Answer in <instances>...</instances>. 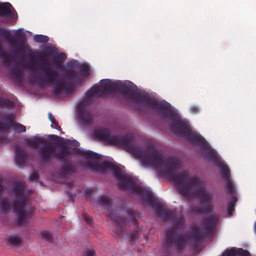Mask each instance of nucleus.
I'll list each match as a JSON object with an SVG mask.
<instances>
[{"instance_id": "7ed1b4c3", "label": "nucleus", "mask_w": 256, "mask_h": 256, "mask_svg": "<svg viewBox=\"0 0 256 256\" xmlns=\"http://www.w3.org/2000/svg\"><path fill=\"white\" fill-rule=\"evenodd\" d=\"M160 114L161 117L168 118L169 129L172 133L180 137L188 138L190 142L205 150L208 158L218 168L220 164L226 165L218 160L216 153L208 148L206 140L199 134L190 130L189 122L182 119L178 113Z\"/></svg>"}, {"instance_id": "f704fd0d", "label": "nucleus", "mask_w": 256, "mask_h": 256, "mask_svg": "<svg viewBox=\"0 0 256 256\" xmlns=\"http://www.w3.org/2000/svg\"><path fill=\"white\" fill-rule=\"evenodd\" d=\"M5 190V186L3 183V178H0V196H1V195L4 192Z\"/></svg>"}, {"instance_id": "c03bdc74", "label": "nucleus", "mask_w": 256, "mask_h": 256, "mask_svg": "<svg viewBox=\"0 0 256 256\" xmlns=\"http://www.w3.org/2000/svg\"><path fill=\"white\" fill-rule=\"evenodd\" d=\"M237 200H238L237 198L234 196H232L231 201L230 202H232V204L234 205L235 203L237 202Z\"/></svg>"}, {"instance_id": "37998d69", "label": "nucleus", "mask_w": 256, "mask_h": 256, "mask_svg": "<svg viewBox=\"0 0 256 256\" xmlns=\"http://www.w3.org/2000/svg\"><path fill=\"white\" fill-rule=\"evenodd\" d=\"M12 148H14V162H16V144H13Z\"/></svg>"}, {"instance_id": "0eeeda50", "label": "nucleus", "mask_w": 256, "mask_h": 256, "mask_svg": "<svg viewBox=\"0 0 256 256\" xmlns=\"http://www.w3.org/2000/svg\"><path fill=\"white\" fill-rule=\"evenodd\" d=\"M68 154V151L65 146H62L56 152L54 146L49 143L44 144L38 150V157L44 164L48 163L53 158L60 159L64 162Z\"/></svg>"}, {"instance_id": "9d476101", "label": "nucleus", "mask_w": 256, "mask_h": 256, "mask_svg": "<svg viewBox=\"0 0 256 256\" xmlns=\"http://www.w3.org/2000/svg\"><path fill=\"white\" fill-rule=\"evenodd\" d=\"M117 86L116 84L109 79L102 80L99 85L91 88L88 91V94L90 96H106L114 94L117 90Z\"/></svg>"}, {"instance_id": "4468645a", "label": "nucleus", "mask_w": 256, "mask_h": 256, "mask_svg": "<svg viewBox=\"0 0 256 256\" xmlns=\"http://www.w3.org/2000/svg\"><path fill=\"white\" fill-rule=\"evenodd\" d=\"M4 114H8V116H3L0 120V133L7 134L12 128L16 130V121L14 120L16 113Z\"/></svg>"}, {"instance_id": "dca6fc26", "label": "nucleus", "mask_w": 256, "mask_h": 256, "mask_svg": "<svg viewBox=\"0 0 256 256\" xmlns=\"http://www.w3.org/2000/svg\"><path fill=\"white\" fill-rule=\"evenodd\" d=\"M98 113H77L76 118L84 126H90L98 121Z\"/></svg>"}, {"instance_id": "8fccbe9b", "label": "nucleus", "mask_w": 256, "mask_h": 256, "mask_svg": "<svg viewBox=\"0 0 256 256\" xmlns=\"http://www.w3.org/2000/svg\"><path fill=\"white\" fill-rule=\"evenodd\" d=\"M16 106H17V111L18 110V105L17 104L16 105Z\"/></svg>"}, {"instance_id": "4be33fe9", "label": "nucleus", "mask_w": 256, "mask_h": 256, "mask_svg": "<svg viewBox=\"0 0 256 256\" xmlns=\"http://www.w3.org/2000/svg\"><path fill=\"white\" fill-rule=\"evenodd\" d=\"M76 172L74 168L70 162H67L62 166L60 169V174H61L72 175Z\"/></svg>"}, {"instance_id": "de8ad7c7", "label": "nucleus", "mask_w": 256, "mask_h": 256, "mask_svg": "<svg viewBox=\"0 0 256 256\" xmlns=\"http://www.w3.org/2000/svg\"><path fill=\"white\" fill-rule=\"evenodd\" d=\"M138 236V234L137 232H134L133 236L132 238V240L136 239Z\"/></svg>"}, {"instance_id": "6ab92c4d", "label": "nucleus", "mask_w": 256, "mask_h": 256, "mask_svg": "<svg viewBox=\"0 0 256 256\" xmlns=\"http://www.w3.org/2000/svg\"><path fill=\"white\" fill-rule=\"evenodd\" d=\"M224 256H234L236 254L239 256H250V254L246 250L239 248L237 250L235 248H231L230 250H226L224 252Z\"/></svg>"}, {"instance_id": "6e6552de", "label": "nucleus", "mask_w": 256, "mask_h": 256, "mask_svg": "<svg viewBox=\"0 0 256 256\" xmlns=\"http://www.w3.org/2000/svg\"><path fill=\"white\" fill-rule=\"evenodd\" d=\"M124 210L120 208L116 210L110 214V218L118 222L121 229L126 224L128 220L129 222L135 226L137 223L136 215L134 211L128 208L125 204L121 206Z\"/></svg>"}, {"instance_id": "393cba45", "label": "nucleus", "mask_w": 256, "mask_h": 256, "mask_svg": "<svg viewBox=\"0 0 256 256\" xmlns=\"http://www.w3.org/2000/svg\"><path fill=\"white\" fill-rule=\"evenodd\" d=\"M34 42L38 43H46L48 42L49 38L46 36L36 34L34 36Z\"/></svg>"}, {"instance_id": "ea45409f", "label": "nucleus", "mask_w": 256, "mask_h": 256, "mask_svg": "<svg viewBox=\"0 0 256 256\" xmlns=\"http://www.w3.org/2000/svg\"><path fill=\"white\" fill-rule=\"evenodd\" d=\"M50 137L52 138V139L54 140H60V141H62L64 140V138H60L58 136L56 135H50Z\"/></svg>"}, {"instance_id": "473e14b6", "label": "nucleus", "mask_w": 256, "mask_h": 256, "mask_svg": "<svg viewBox=\"0 0 256 256\" xmlns=\"http://www.w3.org/2000/svg\"><path fill=\"white\" fill-rule=\"evenodd\" d=\"M78 66V62L75 60H72L67 63V66L70 68H75Z\"/></svg>"}, {"instance_id": "1a4fd4ad", "label": "nucleus", "mask_w": 256, "mask_h": 256, "mask_svg": "<svg viewBox=\"0 0 256 256\" xmlns=\"http://www.w3.org/2000/svg\"><path fill=\"white\" fill-rule=\"evenodd\" d=\"M220 215L218 214H212L208 216L206 219L203 222V224L206 228V231L191 232L192 240L196 242H202L204 240V238L206 234L208 232H214L218 220Z\"/></svg>"}, {"instance_id": "5701e85b", "label": "nucleus", "mask_w": 256, "mask_h": 256, "mask_svg": "<svg viewBox=\"0 0 256 256\" xmlns=\"http://www.w3.org/2000/svg\"><path fill=\"white\" fill-rule=\"evenodd\" d=\"M66 58V56L64 53H60L58 54L54 60V64L57 66V68L62 70L63 72V70L62 69L63 68L62 66V63L64 62Z\"/></svg>"}, {"instance_id": "423d86ee", "label": "nucleus", "mask_w": 256, "mask_h": 256, "mask_svg": "<svg viewBox=\"0 0 256 256\" xmlns=\"http://www.w3.org/2000/svg\"><path fill=\"white\" fill-rule=\"evenodd\" d=\"M31 194L32 190H25L17 180V227L26 226L34 214L27 205Z\"/></svg>"}, {"instance_id": "c9c22d12", "label": "nucleus", "mask_w": 256, "mask_h": 256, "mask_svg": "<svg viewBox=\"0 0 256 256\" xmlns=\"http://www.w3.org/2000/svg\"><path fill=\"white\" fill-rule=\"evenodd\" d=\"M82 256H96V253L93 250H88L83 253Z\"/></svg>"}, {"instance_id": "79ce46f5", "label": "nucleus", "mask_w": 256, "mask_h": 256, "mask_svg": "<svg viewBox=\"0 0 256 256\" xmlns=\"http://www.w3.org/2000/svg\"><path fill=\"white\" fill-rule=\"evenodd\" d=\"M30 178L32 180H37V174L36 172H32L30 176Z\"/></svg>"}, {"instance_id": "a19ab883", "label": "nucleus", "mask_w": 256, "mask_h": 256, "mask_svg": "<svg viewBox=\"0 0 256 256\" xmlns=\"http://www.w3.org/2000/svg\"><path fill=\"white\" fill-rule=\"evenodd\" d=\"M16 241H17V248H18L21 246L22 241V240L21 239V238H20L19 236H17Z\"/></svg>"}, {"instance_id": "b1692460", "label": "nucleus", "mask_w": 256, "mask_h": 256, "mask_svg": "<svg viewBox=\"0 0 256 256\" xmlns=\"http://www.w3.org/2000/svg\"><path fill=\"white\" fill-rule=\"evenodd\" d=\"M172 222L175 227L177 228H182L184 226L186 219L184 216H181L176 218H174Z\"/></svg>"}, {"instance_id": "cd10ccee", "label": "nucleus", "mask_w": 256, "mask_h": 256, "mask_svg": "<svg viewBox=\"0 0 256 256\" xmlns=\"http://www.w3.org/2000/svg\"><path fill=\"white\" fill-rule=\"evenodd\" d=\"M40 237L47 241H51L52 240V234L46 230H43L40 232Z\"/></svg>"}, {"instance_id": "7c9ffc66", "label": "nucleus", "mask_w": 256, "mask_h": 256, "mask_svg": "<svg viewBox=\"0 0 256 256\" xmlns=\"http://www.w3.org/2000/svg\"><path fill=\"white\" fill-rule=\"evenodd\" d=\"M234 210V205L232 202H228L227 206V214L228 216H232L233 212Z\"/></svg>"}, {"instance_id": "f03ea898", "label": "nucleus", "mask_w": 256, "mask_h": 256, "mask_svg": "<svg viewBox=\"0 0 256 256\" xmlns=\"http://www.w3.org/2000/svg\"><path fill=\"white\" fill-rule=\"evenodd\" d=\"M26 42V38L24 34L20 30H17V50L19 47L18 44L20 43L22 44V50L29 52V68L33 71L36 68H39L40 70V74L36 76L38 81L42 84H47L57 80L58 71L44 58L46 56H54L57 54V50L54 48L48 47L43 53L34 52L28 46L24 45Z\"/></svg>"}, {"instance_id": "2f4dec72", "label": "nucleus", "mask_w": 256, "mask_h": 256, "mask_svg": "<svg viewBox=\"0 0 256 256\" xmlns=\"http://www.w3.org/2000/svg\"><path fill=\"white\" fill-rule=\"evenodd\" d=\"M26 131V126L20 123L17 122V133H22Z\"/></svg>"}, {"instance_id": "39448f33", "label": "nucleus", "mask_w": 256, "mask_h": 256, "mask_svg": "<svg viewBox=\"0 0 256 256\" xmlns=\"http://www.w3.org/2000/svg\"><path fill=\"white\" fill-rule=\"evenodd\" d=\"M90 70V68L87 64H82L80 66V70L82 73L81 75L72 70H63L62 79L64 81L59 82L58 76V80L55 81L57 82L54 88V95L58 96L60 94L68 95L72 94L74 92V87L76 85L80 84L84 78L89 76Z\"/></svg>"}, {"instance_id": "e433bc0d", "label": "nucleus", "mask_w": 256, "mask_h": 256, "mask_svg": "<svg viewBox=\"0 0 256 256\" xmlns=\"http://www.w3.org/2000/svg\"><path fill=\"white\" fill-rule=\"evenodd\" d=\"M83 218L88 223L90 224L92 222V218L88 214H83Z\"/></svg>"}, {"instance_id": "a211bd4d", "label": "nucleus", "mask_w": 256, "mask_h": 256, "mask_svg": "<svg viewBox=\"0 0 256 256\" xmlns=\"http://www.w3.org/2000/svg\"><path fill=\"white\" fill-rule=\"evenodd\" d=\"M14 8L12 5L8 2L0 3V16L11 18L13 15Z\"/></svg>"}, {"instance_id": "f257e3e1", "label": "nucleus", "mask_w": 256, "mask_h": 256, "mask_svg": "<svg viewBox=\"0 0 256 256\" xmlns=\"http://www.w3.org/2000/svg\"><path fill=\"white\" fill-rule=\"evenodd\" d=\"M78 150L88 160L89 168L92 171L104 174H106L108 170H110L118 181L120 190L136 192L139 196L145 198L148 205L152 206L156 216H160L162 219L165 220L172 221L174 218V211L164 208L162 204L156 202L150 190L136 184L131 178L122 173V170L120 166L108 161L104 162L101 164L92 163L101 160L100 154L91 150L80 149Z\"/></svg>"}, {"instance_id": "72a5a7b5", "label": "nucleus", "mask_w": 256, "mask_h": 256, "mask_svg": "<svg viewBox=\"0 0 256 256\" xmlns=\"http://www.w3.org/2000/svg\"><path fill=\"white\" fill-rule=\"evenodd\" d=\"M66 144L69 146H80V143L76 140H66Z\"/></svg>"}, {"instance_id": "c756f323", "label": "nucleus", "mask_w": 256, "mask_h": 256, "mask_svg": "<svg viewBox=\"0 0 256 256\" xmlns=\"http://www.w3.org/2000/svg\"><path fill=\"white\" fill-rule=\"evenodd\" d=\"M18 148H17V150ZM17 165L22 166L25 164L26 158L24 156H19L18 152H17Z\"/></svg>"}, {"instance_id": "c85d7f7f", "label": "nucleus", "mask_w": 256, "mask_h": 256, "mask_svg": "<svg viewBox=\"0 0 256 256\" xmlns=\"http://www.w3.org/2000/svg\"><path fill=\"white\" fill-rule=\"evenodd\" d=\"M190 212L193 214H204V206L202 208L198 207H191L189 209Z\"/></svg>"}, {"instance_id": "20e7f679", "label": "nucleus", "mask_w": 256, "mask_h": 256, "mask_svg": "<svg viewBox=\"0 0 256 256\" xmlns=\"http://www.w3.org/2000/svg\"><path fill=\"white\" fill-rule=\"evenodd\" d=\"M117 90L122 94L128 96L136 105L150 110L160 112H176L174 107L164 100L152 98L148 94L137 92L134 88L126 84H117Z\"/></svg>"}, {"instance_id": "2eb2a0df", "label": "nucleus", "mask_w": 256, "mask_h": 256, "mask_svg": "<svg viewBox=\"0 0 256 256\" xmlns=\"http://www.w3.org/2000/svg\"><path fill=\"white\" fill-rule=\"evenodd\" d=\"M222 178L226 181L225 188L228 194H232L234 192V184L230 178V170L227 165H218Z\"/></svg>"}, {"instance_id": "4c0bfd02", "label": "nucleus", "mask_w": 256, "mask_h": 256, "mask_svg": "<svg viewBox=\"0 0 256 256\" xmlns=\"http://www.w3.org/2000/svg\"><path fill=\"white\" fill-rule=\"evenodd\" d=\"M200 110V108L198 106H192L190 108V112H198Z\"/></svg>"}, {"instance_id": "aec40b11", "label": "nucleus", "mask_w": 256, "mask_h": 256, "mask_svg": "<svg viewBox=\"0 0 256 256\" xmlns=\"http://www.w3.org/2000/svg\"><path fill=\"white\" fill-rule=\"evenodd\" d=\"M46 140L44 138L38 136H34L25 140L26 145L33 148H36L38 146L44 144Z\"/></svg>"}, {"instance_id": "9b49d317", "label": "nucleus", "mask_w": 256, "mask_h": 256, "mask_svg": "<svg viewBox=\"0 0 256 256\" xmlns=\"http://www.w3.org/2000/svg\"><path fill=\"white\" fill-rule=\"evenodd\" d=\"M4 38L6 42L12 45V54L10 55L4 52L2 46L0 44V58L2 60L5 66H10L13 64L12 73L14 76H16V65L14 64V62L16 61V38L14 36L12 37L8 34L6 33Z\"/></svg>"}, {"instance_id": "f8f14e48", "label": "nucleus", "mask_w": 256, "mask_h": 256, "mask_svg": "<svg viewBox=\"0 0 256 256\" xmlns=\"http://www.w3.org/2000/svg\"><path fill=\"white\" fill-rule=\"evenodd\" d=\"M164 242V246L170 248L174 246L177 250H181L185 245L186 239L184 235H179L171 228L166 230Z\"/></svg>"}, {"instance_id": "49530a36", "label": "nucleus", "mask_w": 256, "mask_h": 256, "mask_svg": "<svg viewBox=\"0 0 256 256\" xmlns=\"http://www.w3.org/2000/svg\"><path fill=\"white\" fill-rule=\"evenodd\" d=\"M114 232L116 234H118V235H121L123 232L122 230H116L114 231Z\"/></svg>"}, {"instance_id": "f3484780", "label": "nucleus", "mask_w": 256, "mask_h": 256, "mask_svg": "<svg viewBox=\"0 0 256 256\" xmlns=\"http://www.w3.org/2000/svg\"><path fill=\"white\" fill-rule=\"evenodd\" d=\"M86 92V97L77 104L76 112H88L86 110L93 102V98Z\"/></svg>"}, {"instance_id": "ddd939ff", "label": "nucleus", "mask_w": 256, "mask_h": 256, "mask_svg": "<svg viewBox=\"0 0 256 256\" xmlns=\"http://www.w3.org/2000/svg\"><path fill=\"white\" fill-rule=\"evenodd\" d=\"M12 192L15 196L12 202L7 198H0V211L2 213L10 212L12 210L16 212V180H13L12 184Z\"/></svg>"}, {"instance_id": "58836bf2", "label": "nucleus", "mask_w": 256, "mask_h": 256, "mask_svg": "<svg viewBox=\"0 0 256 256\" xmlns=\"http://www.w3.org/2000/svg\"><path fill=\"white\" fill-rule=\"evenodd\" d=\"M9 243L14 246H16V236L10 238L8 241Z\"/></svg>"}, {"instance_id": "a18cd8bd", "label": "nucleus", "mask_w": 256, "mask_h": 256, "mask_svg": "<svg viewBox=\"0 0 256 256\" xmlns=\"http://www.w3.org/2000/svg\"><path fill=\"white\" fill-rule=\"evenodd\" d=\"M6 140V138L2 135H0V144L4 140Z\"/></svg>"}, {"instance_id": "412c9836", "label": "nucleus", "mask_w": 256, "mask_h": 256, "mask_svg": "<svg viewBox=\"0 0 256 256\" xmlns=\"http://www.w3.org/2000/svg\"><path fill=\"white\" fill-rule=\"evenodd\" d=\"M98 204L108 210L112 208V199L110 196L104 195L99 197L98 200Z\"/></svg>"}, {"instance_id": "09e8293b", "label": "nucleus", "mask_w": 256, "mask_h": 256, "mask_svg": "<svg viewBox=\"0 0 256 256\" xmlns=\"http://www.w3.org/2000/svg\"><path fill=\"white\" fill-rule=\"evenodd\" d=\"M16 80H17V82L19 80V76H18V70H17V78H16Z\"/></svg>"}, {"instance_id": "a878e982", "label": "nucleus", "mask_w": 256, "mask_h": 256, "mask_svg": "<svg viewBox=\"0 0 256 256\" xmlns=\"http://www.w3.org/2000/svg\"><path fill=\"white\" fill-rule=\"evenodd\" d=\"M13 105L14 102L12 100L0 98V107L10 108Z\"/></svg>"}, {"instance_id": "bb28decb", "label": "nucleus", "mask_w": 256, "mask_h": 256, "mask_svg": "<svg viewBox=\"0 0 256 256\" xmlns=\"http://www.w3.org/2000/svg\"><path fill=\"white\" fill-rule=\"evenodd\" d=\"M48 118L52 123L56 126L53 127L52 125H51V126L60 131L62 134H63V132L60 126L58 125V122L55 119L54 116L52 113H49Z\"/></svg>"}]
</instances>
